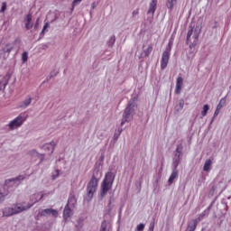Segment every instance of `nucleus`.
<instances>
[{
	"label": "nucleus",
	"instance_id": "nucleus-1",
	"mask_svg": "<svg viewBox=\"0 0 231 231\" xmlns=\"http://www.w3.org/2000/svg\"><path fill=\"white\" fill-rule=\"evenodd\" d=\"M39 196V193L31 196L32 204H28L27 206H24V204H16L13 208H5L3 211L4 216L8 217L10 216H14V214H19L21 212H24V210H28V208H32L33 203H37V201H40L42 198H44V194H42L40 198Z\"/></svg>",
	"mask_w": 231,
	"mask_h": 231
},
{
	"label": "nucleus",
	"instance_id": "nucleus-2",
	"mask_svg": "<svg viewBox=\"0 0 231 231\" xmlns=\"http://www.w3.org/2000/svg\"><path fill=\"white\" fill-rule=\"evenodd\" d=\"M100 178H102V171H100V170H95L87 187L89 198H93V195L97 192V187H98V180H100Z\"/></svg>",
	"mask_w": 231,
	"mask_h": 231
},
{
	"label": "nucleus",
	"instance_id": "nucleus-3",
	"mask_svg": "<svg viewBox=\"0 0 231 231\" xmlns=\"http://www.w3.org/2000/svg\"><path fill=\"white\" fill-rule=\"evenodd\" d=\"M115 181V173L108 171L106 173L105 178L101 183V197L104 198L109 190L113 188V183Z\"/></svg>",
	"mask_w": 231,
	"mask_h": 231
},
{
	"label": "nucleus",
	"instance_id": "nucleus-4",
	"mask_svg": "<svg viewBox=\"0 0 231 231\" xmlns=\"http://www.w3.org/2000/svg\"><path fill=\"white\" fill-rule=\"evenodd\" d=\"M134 115V104L130 103L125 109V114H124L123 120L121 122V125H124L125 122H129L131 118H133Z\"/></svg>",
	"mask_w": 231,
	"mask_h": 231
},
{
	"label": "nucleus",
	"instance_id": "nucleus-5",
	"mask_svg": "<svg viewBox=\"0 0 231 231\" xmlns=\"http://www.w3.org/2000/svg\"><path fill=\"white\" fill-rule=\"evenodd\" d=\"M24 122H26V116L20 115L9 123L8 127L11 131H14V129H18V127H21Z\"/></svg>",
	"mask_w": 231,
	"mask_h": 231
},
{
	"label": "nucleus",
	"instance_id": "nucleus-6",
	"mask_svg": "<svg viewBox=\"0 0 231 231\" xmlns=\"http://www.w3.org/2000/svg\"><path fill=\"white\" fill-rule=\"evenodd\" d=\"M21 180H24V176L20 175L19 177H17L15 179H11V180H5L4 189H10V187H18L19 181H21Z\"/></svg>",
	"mask_w": 231,
	"mask_h": 231
},
{
	"label": "nucleus",
	"instance_id": "nucleus-7",
	"mask_svg": "<svg viewBox=\"0 0 231 231\" xmlns=\"http://www.w3.org/2000/svg\"><path fill=\"white\" fill-rule=\"evenodd\" d=\"M169 59H171V52H169L168 51H164L161 60L162 69H165V68H167V64H169Z\"/></svg>",
	"mask_w": 231,
	"mask_h": 231
},
{
	"label": "nucleus",
	"instance_id": "nucleus-8",
	"mask_svg": "<svg viewBox=\"0 0 231 231\" xmlns=\"http://www.w3.org/2000/svg\"><path fill=\"white\" fill-rule=\"evenodd\" d=\"M41 216H52V217H57L59 216V211H57V209L46 208L42 210Z\"/></svg>",
	"mask_w": 231,
	"mask_h": 231
},
{
	"label": "nucleus",
	"instance_id": "nucleus-9",
	"mask_svg": "<svg viewBox=\"0 0 231 231\" xmlns=\"http://www.w3.org/2000/svg\"><path fill=\"white\" fill-rule=\"evenodd\" d=\"M33 19V16L32 14H28L24 18V23L26 30H32L33 28V23L32 22Z\"/></svg>",
	"mask_w": 231,
	"mask_h": 231
},
{
	"label": "nucleus",
	"instance_id": "nucleus-10",
	"mask_svg": "<svg viewBox=\"0 0 231 231\" xmlns=\"http://www.w3.org/2000/svg\"><path fill=\"white\" fill-rule=\"evenodd\" d=\"M181 88H183V78L178 77L175 88V93L180 95L181 93Z\"/></svg>",
	"mask_w": 231,
	"mask_h": 231
},
{
	"label": "nucleus",
	"instance_id": "nucleus-11",
	"mask_svg": "<svg viewBox=\"0 0 231 231\" xmlns=\"http://www.w3.org/2000/svg\"><path fill=\"white\" fill-rule=\"evenodd\" d=\"M177 167H178V162L175 164V169L173 170V171L171 172V174L168 180L169 185H172V183H174V179L178 178Z\"/></svg>",
	"mask_w": 231,
	"mask_h": 231
},
{
	"label": "nucleus",
	"instance_id": "nucleus-12",
	"mask_svg": "<svg viewBox=\"0 0 231 231\" xmlns=\"http://www.w3.org/2000/svg\"><path fill=\"white\" fill-rule=\"evenodd\" d=\"M199 33H201V27L196 26L194 32H193V44H197L198 39H199Z\"/></svg>",
	"mask_w": 231,
	"mask_h": 231
},
{
	"label": "nucleus",
	"instance_id": "nucleus-13",
	"mask_svg": "<svg viewBox=\"0 0 231 231\" xmlns=\"http://www.w3.org/2000/svg\"><path fill=\"white\" fill-rule=\"evenodd\" d=\"M55 142H51V143H47L45 145H43V149L46 151H49V154L53 153V151H55Z\"/></svg>",
	"mask_w": 231,
	"mask_h": 231
},
{
	"label": "nucleus",
	"instance_id": "nucleus-14",
	"mask_svg": "<svg viewBox=\"0 0 231 231\" xmlns=\"http://www.w3.org/2000/svg\"><path fill=\"white\" fill-rule=\"evenodd\" d=\"M72 215H73V212L69 208V206L67 205L63 210L64 219H69V217H71Z\"/></svg>",
	"mask_w": 231,
	"mask_h": 231
},
{
	"label": "nucleus",
	"instance_id": "nucleus-15",
	"mask_svg": "<svg viewBox=\"0 0 231 231\" xmlns=\"http://www.w3.org/2000/svg\"><path fill=\"white\" fill-rule=\"evenodd\" d=\"M157 5H158V0H152L149 10H148V14H154V13L156 12Z\"/></svg>",
	"mask_w": 231,
	"mask_h": 231
},
{
	"label": "nucleus",
	"instance_id": "nucleus-16",
	"mask_svg": "<svg viewBox=\"0 0 231 231\" xmlns=\"http://www.w3.org/2000/svg\"><path fill=\"white\" fill-rule=\"evenodd\" d=\"M9 79L7 77H4L0 81V91H5L6 89V86H8Z\"/></svg>",
	"mask_w": 231,
	"mask_h": 231
},
{
	"label": "nucleus",
	"instance_id": "nucleus-17",
	"mask_svg": "<svg viewBox=\"0 0 231 231\" xmlns=\"http://www.w3.org/2000/svg\"><path fill=\"white\" fill-rule=\"evenodd\" d=\"M210 167H212V161L210 159H208L205 162L204 167H203V171L205 172H208V171H210Z\"/></svg>",
	"mask_w": 231,
	"mask_h": 231
},
{
	"label": "nucleus",
	"instance_id": "nucleus-18",
	"mask_svg": "<svg viewBox=\"0 0 231 231\" xmlns=\"http://www.w3.org/2000/svg\"><path fill=\"white\" fill-rule=\"evenodd\" d=\"M176 3H178V0H167L166 6L169 10H173Z\"/></svg>",
	"mask_w": 231,
	"mask_h": 231
},
{
	"label": "nucleus",
	"instance_id": "nucleus-19",
	"mask_svg": "<svg viewBox=\"0 0 231 231\" xmlns=\"http://www.w3.org/2000/svg\"><path fill=\"white\" fill-rule=\"evenodd\" d=\"M67 205L68 207H69V205H71L72 207H75V205H77V199H75V197L73 196L69 197Z\"/></svg>",
	"mask_w": 231,
	"mask_h": 231
},
{
	"label": "nucleus",
	"instance_id": "nucleus-20",
	"mask_svg": "<svg viewBox=\"0 0 231 231\" xmlns=\"http://www.w3.org/2000/svg\"><path fill=\"white\" fill-rule=\"evenodd\" d=\"M12 50H14V46L10 43H7L4 49V53H12Z\"/></svg>",
	"mask_w": 231,
	"mask_h": 231
},
{
	"label": "nucleus",
	"instance_id": "nucleus-21",
	"mask_svg": "<svg viewBox=\"0 0 231 231\" xmlns=\"http://www.w3.org/2000/svg\"><path fill=\"white\" fill-rule=\"evenodd\" d=\"M210 109V106L208 105H204L203 109L201 111V116H207V113H208V110Z\"/></svg>",
	"mask_w": 231,
	"mask_h": 231
},
{
	"label": "nucleus",
	"instance_id": "nucleus-22",
	"mask_svg": "<svg viewBox=\"0 0 231 231\" xmlns=\"http://www.w3.org/2000/svg\"><path fill=\"white\" fill-rule=\"evenodd\" d=\"M152 51V46L150 45L146 50L143 51V57H149Z\"/></svg>",
	"mask_w": 231,
	"mask_h": 231
},
{
	"label": "nucleus",
	"instance_id": "nucleus-23",
	"mask_svg": "<svg viewBox=\"0 0 231 231\" xmlns=\"http://www.w3.org/2000/svg\"><path fill=\"white\" fill-rule=\"evenodd\" d=\"M31 104H32V97H28L23 102V105L21 106V107H28V106H30Z\"/></svg>",
	"mask_w": 231,
	"mask_h": 231
},
{
	"label": "nucleus",
	"instance_id": "nucleus-24",
	"mask_svg": "<svg viewBox=\"0 0 231 231\" xmlns=\"http://www.w3.org/2000/svg\"><path fill=\"white\" fill-rule=\"evenodd\" d=\"M100 231H109V230H107V222L106 221L102 222Z\"/></svg>",
	"mask_w": 231,
	"mask_h": 231
},
{
	"label": "nucleus",
	"instance_id": "nucleus-25",
	"mask_svg": "<svg viewBox=\"0 0 231 231\" xmlns=\"http://www.w3.org/2000/svg\"><path fill=\"white\" fill-rule=\"evenodd\" d=\"M6 12V2L2 3V7L0 9V14H5Z\"/></svg>",
	"mask_w": 231,
	"mask_h": 231
},
{
	"label": "nucleus",
	"instance_id": "nucleus-26",
	"mask_svg": "<svg viewBox=\"0 0 231 231\" xmlns=\"http://www.w3.org/2000/svg\"><path fill=\"white\" fill-rule=\"evenodd\" d=\"M192 33H194V30L191 29L188 32V34H187V42H189V41H190V37H192Z\"/></svg>",
	"mask_w": 231,
	"mask_h": 231
},
{
	"label": "nucleus",
	"instance_id": "nucleus-27",
	"mask_svg": "<svg viewBox=\"0 0 231 231\" xmlns=\"http://www.w3.org/2000/svg\"><path fill=\"white\" fill-rule=\"evenodd\" d=\"M5 196H8V191L0 192V201H4Z\"/></svg>",
	"mask_w": 231,
	"mask_h": 231
},
{
	"label": "nucleus",
	"instance_id": "nucleus-28",
	"mask_svg": "<svg viewBox=\"0 0 231 231\" xmlns=\"http://www.w3.org/2000/svg\"><path fill=\"white\" fill-rule=\"evenodd\" d=\"M47 28H50V23H45L43 28H42V31L41 32V35H44V32H46V29Z\"/></svg>",
	"mask_w": 231,
	"mask_h": 231
},
{
	"label": "nucleus",
	"instance_id": "nucleus-29",
	"mask_svg": "<svg viewBox=\"0 0 231 231\" xmlns=\"http://www.w3.org/2000/svg\"><path fill=\"white\" fill-rule=\"evenodd\" d=\"M22 60H23V62H26V61L28 60V52H23V53L22 54Z\"/></svg>",
	"mask_w": 231,
	"mask_h": 231
},
{
	"label": "nucleus",
	"instance_id": "nucleus-30",
	"mask_svg": "<svg viewBox=\"0 0 231 231\" xmlns=\"http://www.w3.org/2000/svg\"><path fill=\"white\" fill-rule=\"evenodd\" d=\"M59 174H60L59 170H55L52 172V180H57V177L59 176Z\"/></svg>",
	"mask_w": 231,
	"mask_h": 231
},
{
	"label": "nucleus",
	"instance_id": "nucleus-31",
	"mask_svg": "<svg viewBox=\"0 0 231 231\" xmlns=\"http://www.w3.org/2000/svg\"><path fill=\"white\" fill-rule=\"evenodd\" d=\"M79 3H82V0H73L72 2V10L77 6V5H79Z\"/></svg>",
	"mask_w": 231,
	"mask_h": 231
},
{
	"label": "nucleus",
	"instance_id": "nucleus-32",
	"mask_svg": "<svg viewBox=\"0 0 231 231\" xmlns=\"http://www.w3.org/2000/svg\"><path fill=\"white\" fill-rule=\"evenodd\" d=\"M172 48V40H170L168 43V48L166 49V51H168L169 53H171V49Z\"/></svg>",
	"mask_w": 231,
	"mask_h": 231
},
{
	"label": "nucleus",
	"instance_id": "nucleus-33",
	"mask_svg": "<svg viewBox=\"0 0 231 231\" xmlns=\"http://www.w3.org/2000/svg\"><path fill=\"white\" fill-rule=\"evenodd\" d=\"M143 228H145V225H143V224H139V225L137 226V227H136V229H137L138 231H142V230H143Z\"/></svg>",
	"mask_w": 231,
	"mask_h": 231
},
{
	"label": "nucleus",
	"instance_id": "nucleus-34",
	"mask_svg": "<svg viewBox=\"0 0 231 231\" xmlns=\"http://www.w3.org/2000/svg\"><path fill=\"white\" fill-rule=\"evenodd\" d=\"M179 106H180V109H183V106H185V101H183V99H180L179 101Z\"/></svg>",
	"mask_w": 231,
	"mask_h": 231
},
{
	"label": "nucleus",
	"instance_id": "nucleus-35",
	"mask_svg": "<svg viewBox=\"0 0 231 231\" xmlns=\"http://www.w3.org/2000/svg\"><path fill=\"white\" fill-rule=\"evenodd\" d=\"M219 104L225 106L226 104V98L223 97L222 99H220Z\"/></svg>",
	"mask_w": 231,
	"mask_h": 231
},
{
	"label": "nucleus",
	"instance_id": "nucleus-36",
	"mask_svg": "<svg viewBox=\"0 0 231 231\" xmlns=\"http://www.w3.org/2000/svg\"><path fill=\"white\" fill-rule=\"evenodd\" d=\"M219 109L216 108L215 113H214V118H216V116H217V115H219Z\"/></svg>",
	"mask_w": 231,
	"mask_h": 231
},
{
	"label": "nucleus",
	"instance_id": "nucleus-37",
	"mask_svg": "<svg viewBox=\"0 0 231 231\" xmlns=\"http://www.w3.org/2000/svg\"><path fill=\"white\" fill-rule=\"evenodd\" d=\"M222 107H223V105L221 103H218V105L217 106V109L221 111Z\"/></svg>",
	"mask_w": 231,
	"mask_h": 231
},
{
	"label": "nucleus",
	"instance_id": "nucleus-38",
	"mask_svg": "<svg viewBox=\"0 0 231 231\" xmlns=\"http://www.w3.org/2000/svg\"><path fill=\"white\" fill-rule=\"evenodd\" d=\"M181 149H182V147H181V146H180H180H178V147H177V149H176V152H179V154H180V152H181Z\"/></svg>",
	"mask_w": 231,
	"mask_h": 231
},
{
	"label": "nucleus",
	"instance_id": "nucleus-39",
	"mask_svg": "<svg viewBox=\"0 0 231 231\" xmlns=\"http://www.w3.org/2000/svg\"><path fill=\"white\" fill-rule=\"evenodd\" d=\"M138 14H139L138 9H137V10H134V11L133 12V17H134V15H138Z\"/></svg>",
	"mask_w": 231,
	"mask_h": 231
},
{
	"label": "nucleus",
	"instance_id": "nucleus-40",
	"mask_svg": "<svg viewBox=\"0 0 231 231\" xmlns=\"http://www.w3.org/2000/svg\"><path fill=\"white\" fill-rule=\"evenodd\" d=\"M38 26H39V18L36 21L35 28H37Z\"/></svg>",
	"mask_w": 231,
	"mask_h": 231
},
{
	"label": "nucleus",
	"instance_id": "nucleus-41",
	"mask_svg": "<svg viewBox=\"0 0 231 231\" xmlns=\"http://www.w3.org/2000/svg\"><path fill=\"white\" fill-rule=\"evenodd\" d=\"M148 231H154V227L153 226L150 227Z\"/></svg>",
	"mask_w": 231,
	"mask_h": 231
},
{
	"label": "nucleus",
	"instance_id": "nucleus-42",
	"mask_svg": "<svg viewBox=\"0 0 231 231\" xmlns=\"http://www.w3.org/2000/svg\"><path fill=\"white\" fill-rule=\"evenodd\" d=\"M112 42H115V37L111 38Z\"/></svg>",
	"mask_w": 231,
	"mask_h": 231
},
{
	"label": "nucleus",
	"instance_id": "nucleus-43",
	"mask_svg": "<svg viewBox=\"0 0 231 231\" xmlns=\"http://www.w3.org/2000/svg\"><path fill=\"white\" fill-rule=\"evenodd\" d=\"M32 154H37V152H35V151H32Z\"/></svg>",
	"mask_w": 231,
	"mask_h": 231
},
{
	"label": "nucleus",
	"instance_id": "nucleus-44",
	"mask_svg": "<svg viewBox=\"0 0 231 231\" xmlns=\"http://www.w3.org/2000/svg\"><path fill=\"white\" fill-rule=\"evenodd\" d=\"M51 77H54L53 72L51 73Z\"/></svg>",
	"mask_w": 231,
	"mask_h": 231
},
{
	"label": "nucleus",
	"instance_id": "nucleus-45",
	"mask_svg": "<svg viewBox=\"0 0 231 231\" xmlns=\"http://www.w3.org/2000/svg\"><path fill=\"white\" fill-rule=\"evenodd\" d=\"M109 205H111V201H109Z\"/></svg>",
	"mask_w": 231,
	"mask_h": 231
}]
</instances>
